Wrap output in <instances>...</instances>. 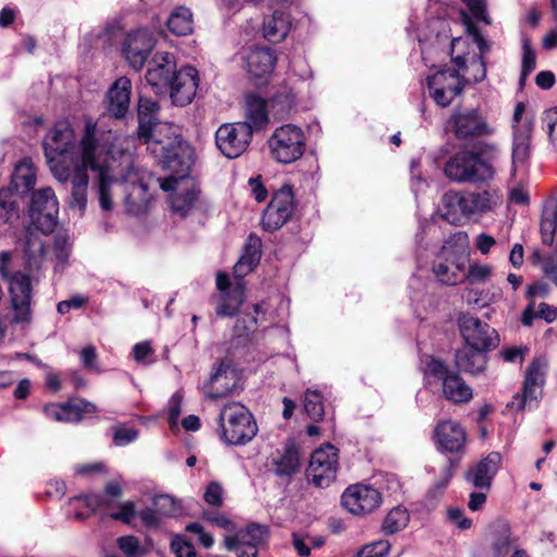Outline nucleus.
<instances>
[{
	"instance_id": "1",
	"label": "nucleus",
	"mask_w": 557,
	"mask_h": 557,
	"mask_svg": "<svg viewBox=\"0 0 557 557\" xmlns=\"http://www.w3.org/2000/svg\"><path fill=\"white\" fill-rule=\"evenodd\" d=\"M67 122H58L46 135L42 147L53 176L61 183L71 181L69 206L79 214L87 206L89 176L97 173L99 203L102 210L113 209V188L120 186L128 213L139 215L147 209V185L134 169L128 147L119 145L111 129L88 119L79 145Z\"/></svg>"
},
{
	"instance_id": "2",
	"label": "nucleus",
	"mask_w": 557,
	"mask_h": 557,
	"mask_svg": "<svg viewBox=\"0 0 557 557\" xmlns=\"http://www.w3.org/2000/svg\"><path fill=\"white\" fill-rule=\"evenodd\" d=\"M35 226H27L18 246L23 253L24 270L16 271L10 278L11 302L14 310V321L29 322L32 318L33 288L44 276L42 269L47 262V235Z\"/></svg>"
},
{
	"instance_id": "3",
	"label": "nucleus",
	"mask_w": 557,
	"mask_h": 557,
	"mask_svg": "<svg viewBox=\"0 0 557 557\" xmlns=\"http://www.w3.org/2000/svg\"><path fill=\"white\" fill-rule=\"evenodd\" d=\"M159 104L148 98L138 103V138L165 170L186 171L193 163L190 146L175 134L172 126L158 123Z\"/></svg>"
},
{
	"instance_id": "4",
	"label": "nucleus",
	"mask_w": 557,
	"mask_h": 557,
	"mask_svg": "<svg viewBox=\"0 0 557 557\" xmlns=\"http://www.w3.org/2000/svg\"><path fill=\"white\" fill-rule=\"evenodd\" d=\"M503 199L502 190L490 184L460 191L449 190L442 197L440 212L449 224L462 225L494 212L503 205Z\"/></svg>"
},
{
	"instance_id": "5",
	"label": "nucleus",
	"mask_w": 557,
	"mask_h": 557,
	"mask_svg": "<svg viewBox=\"0 0 557 557\" xmlns=\"http://www.w3.org/2000/svg\"><path fill=\"white\" fill-rule=\"evenodd\" d=\"M218 423L221 431L220 437L227 445H246L258 433V425L252 413L239 403H230L223 406Z\"/></svg>"
},
{
	"instance_id": "6",
	"label": "nucleus",
	"mask_w": 557,
	"mask_h": 557,
	"mask_svg": "<svg viewBox=\"0 0 557 557\" xmlns=\"http://www.w3.org/2000/svg\"><path fill=\"white\" fill-rule=\"evenodd\" d=\"M268 145L275 161L288 164L304 154L306 136L299 126L285 124L275 128L268 140Z\"/></svg>"
},
{
	"instance_id": "7",
	"label": "nucleus",
	"mask_w": 557,
	"mask_h": 557,
	"mask_svg": "<svg viewBox=\"0 0 557 557\" xmlns=\"http://www.w3.org/2000/svg\"><path fill=\"white\" fill-rule=\"evenodd\" d=\"M444 173L456 183H479L492 180L495 170L492 164L479 162L469 151L462 150L446 161Z\"/></svg>"
},
{
	"instance_id": "8",
	"label": "nucleus",
	"mask_w": 557,
	"mask_h": 557,
	"mask_svg": "<svg viewBox=\"0 0 557 557\" xmlns=\"http://www.w3.org/2000/svg\"><path fill=\"white\" fill-rule=\"evenodd\" d=\"M189 169L190 165L182 172L170 170L175 175L160 182V187L163 190L173 191L170 196L171 208L181 216H186L196 207L199 199V189L191 180L186 177Z\"/></svg>"
},
{
	"instance_id": "9",
	"label": "nucleus",
	"mask_w": 557,
	"mask_h": 557,
	"mask_svg": "<svg viewBox=\"0 0 557 557\" xmlns=\"http://www.w3.org/2000/svg\"><path fill=\"white\" fill-rule=\"evenodd\" d=\"M547 361L537 357L525 370L523 388L521 394H516L507 407L517 411L536 408L542 397V388L545 383Z\"/></svg>"
},
{
	"instance_id": "10",
	"label": "nucleus",
	"mask_w": 557,
	"mask_h": 557,
	"mask_svg": "<svg viewBox=\"0 0 557 557\" xmlns=\"http://www.w3.org/2000/svg\"><path fill=\"white\" fill-rule=\"evenodd\" d=\"M59 213V202L52 188L46 187L33 193L29 205L32 226L42 232H53Z\"/></svg>"
},
{
	"instance_id": "11",
	"label": "nucleus",
	"mask_w": 557,
	"mask_h": 557,
	"mask_svg": "<svg viewBox=\"0 0 557 557\" xmlns=\"http://www.w3.org/2000/svg\"><path fill=\"white\" fill-rule=\"evenodd\" d=\"M337 468V448L326 444L311 454L307 473L315 486L327 487L335 481Z\"/></svg>"
},
{
	"instance_id": "12",
	"label": "nucleus",
	"mask_w": 557,
	"mask_h": 557,
	"mask_svg": "<svg viewBox=\"0 0 557 557\" xmlns=\"http://www.w3.org/2000/svg\"><path fill=\"white\" fill-rule=\"evenodd\" d=\"M295 210L294 193L290 185H284L273 195L264 209L261 224L263 230L274 232L281 228L293 215Z\"/></svg>"
},
{
	"instance_id": "13",
	"label": "nucleus",
	"mask_w": 557,
	"mask_h": 557,
	"mask_svg": "<svg viewBox=\"0 0 557 557\" xmlns=\"http://www.w3.org/2000/svg\"><path fill=\"white\" fill-rule=\"evenodd\" d=\"M430 97L440 107H447L463 90V82L459 71L441 70L428 77Z\"/></svg>"
},
{
	"instance_id": "14",
	"label": "nucleus",
	"mask_w": 557,
	"mask_h": 557,
	"mask_svg": "<svg viewBox=\"0 0 557 557\" xmlns=\"http://www.w3.org/2000/svg\"><path fill=\"white\" fill-rule=\"evenodd\" d=\"M252 134L244 123H225L215 132V145L228 159L239 157L249 146Z\"/></svg>"
},
{
	"instance_id": "15",
	"label": "nucleus",
	"mask_w": 557,
	"mask_h": 557,
	"mask_svg": "<svg viewBox=\"0 0 557 557\" xmlns=\"http://www.w3.org/2000/svg\"><path fill=\"white\" fill-rule=\"evenodd\" d=\"M382 504L381 493L371 485L357 483L348 486L342 494L343 507L355 516L370 513Z\"/></svg>"
},
{
	"instance_id": "16",
	"label": "nucleus",
	"mask_w": 557,
	"mask_h": 557,
	"mask_svg": "<svg viewBox=\"0 0 557 557\" xmlns=\"http://www.w3.org/2000/svg\"><path fill=\"white\" fill-rule=\"evenodd\" d=\"M460 334L466 345L490 350L498 345L495 329L471 314H462L458 320Z\"/></svg>"
},
{
	"instance_id": "17",
	"label": "nucleus",
	"mask_w": 557,
	"mask_h": 557,
	"mask_svg": "<svg viewBox=\"0 0 557 557\" xmlns=\"http://www.w3.org/2000/svg\"><path fill=\"white\" fill-rule=\"evenodd\" d=\"M449 126L458 139L488 136L494 133L478 109L456 110L450 120Z\"/></svg>"
},
{
	"instance_id": "18",
	"label": "nucleus",
	"mask_w": 557,
	"mask_h": 557,
	"mask_svg": "<svg viewBox=\"0 0 557 557\" xmlns=\"http://www.w3.org/2000/svg\"><path fill=\"white\" fill-rule=\"evenodd\" d=\"M466 40L462 38H454L451 40V61L462 71V82L481 83L486 77V64L481 55L476 53L463 52Z\"/></svg>"
},
{
	"instance_id": "19",
	"label": "nucleus",
	"mask_w": 557,
	"mask_h": 557,
	"mask_svg": "<svg viewBox=\"0 0 557 557\" xmlns=\"http://www.w3.org/2000/svg\"><path fill=\"white\" fill-rule=\"evenodd\" d=\"M433 437L440 451L456 455L457 458L454 460L459 461L466 449L467 433L458 421H440L434 429Z\"/></svg>"
},
{
	"instance_id": "20",
	"label": "nucleus",
	"mask_w": 557,
	"mask_h": 557,
	"mask_svg": "<svg viewBox=\"0 0 557 557\" xmlns=\"http://www.w3.org/2000/svg\"><path fill=\"white\" fill-rule=\"evenodd\" d=\"M154 44L153 36L148 29H136L126 35L122 52L129 65L138 71L144 66Z\"/></svg>"
},
{
	"instance_id": "21",
	"label": "nucleus",
	"mask_w": 557,
	"mask_h": 557,
	"mask_svg": "<svg viewBox=\"0 0 557 557\" xmlns=\"http://www.w3.org/2000/svg\"><path fill=\"white\" fill-rule=\"evenodd\" d=\"M198 83V71L194 66H183L176 71L168 86L172 102L180 107L189 104L196 96Z\"/></svg>"
},
{
	"instance_id": "22",
	"label": "nucleus",
	"mask_w": 557,
	"mask_h": 557,
	"mask_svg": "<svg viewBox=\"0 0 557 557\" xmlns=\"http://www.w3.org/2000/svg\"><path fill=\"white\" fill-rule=\"evenodd\" d=\"M176 73L174 55L170 52H157L146 73L147 83L157 94L168 91L172 75Z\"/></svg>"
},
{
	"instance_id": "23",
	"label": "nucleus",
	"mask_w": 557,
	"mask_h": 557,
	"mask_svg": "<svg viewBox=\"0 0 557 557\" xmlns=\"http://www.w3.org/2000/svg\"><path fill=\"white\" fill-rule=\"evenodd\" d=\"M237 384V374L231 362L222 360L210 375L209 382L205 385V393L211 399L226 397Z\"/></svg>"
},
{
	"instance_id": "24",
	"label": "nucleus",
	"mask_w": 557,
	"mask_h": 557,
	"mask_svg": "<svg viewBox=\"0 0 557 557\" xmlns=\"http://www.w3.org/2000/svg\"><path fill=\"white\" fill-rule=\"evenodd\" d=\"M532 121L512 125L511 166L512 172L527 165L531 154Z\"/></svg>"
},
{
	"instance_id": "25",
	"label": "nucleus",
	"mask_w": 557,
	"mask_h": 557,
	"mask_svg": "<svg viewBox=\"0 0 557 557\" xmlns=\"http://www.w3.org/2000/svg\"><path fill=\"white\" fill-rule=\"evenodd\" d=\"M500 461V454L492 451L469 469L465 478L476 488H490L492 480L499 469Z\"/></svg>"
},
{
	"instance_id": "26",
	"label": "nucleus",
	"mask_w": 557,
	"mask_h": 557,
	"mask_svg": "<svg viewBox=\"0 0 557 557\" xmlns=\"http://www.w3.org/2000/svg\"><path fill=\"white\" fill-rule=\"evenodd\" d=\"M268 467L275 476L289 482L300 468L299 450L294 445L286 446L270 458Z\"/></svg>"
},
{
	"instance_id": "27",
	"label": "nucleus",
	"mask_w": 557,
	"mask_h": 557,
	"mask_svg": "<svg viewBox=\"0 0 557 557\" xmlns=\"http://www.w3.org/2000/svg\"><path fill=\"white\" fill-rule=\"evenodd\" d=\"M244 62L251 77L263 78L273 72L276 57L270 48L255 47L246 53Z\"/></svg>"
},
{
	"instance_id": "28",
	"label": "nucleus",
	"mask_w": 557,
	"mask_h": 557,
	"mask_svg": "<svg viewBox=\"0 0 557 557\" xmlns=\"http://www.w3.org/2000/svg\"><path fill=\"white\" fill-rule=\"evenodd\" d=\"M488 350L466 345L455 354L456 368L465 373L478 375L482 373L487 363L486 352Z\"/></svg>"
},
{
	"instance_id": "29",
	"label": "nucleus",
	"mask_w": 557,
	"mask_h": 557,
	"mask_svg": "<svg viewBox=\"0 0 557 557\" xmlns=\"http://www.w3.org/2000/svg\"><path fill=\"white\" fill-rule=\"evenodd\" d=\"M96 411V405L84 399L70 401L64 406L49 405L45 407L48 417L65 422L81 421L84 413H95Z\"/></svg>"
},
{
	"instance_id": "30",
	"label": "nucleus",
	"mask_w": 557,
	"mask_h": 557,
	"mask_svg": "<svg viewBox=\"0 0 557 557\" xmlns=\"http://www.w3.org/2000/svg\"><path fill=\"white\" fill-rule=\"evenodd\" d=\"M132 83L129 78L119 77L108 91V111L116 117H123L129 107Z\"/></svg>"
},
{
	"instance_id": "31",
	"label": "nucleus",
	"mask_w": 557,
	"mask_h": 557,
	"mask_svg": "<svg viewBox=\"0 0 557 557\" xmlns=\"http://www.w3.org/2000/svg\"><path fill=\"white\" fill-rule=\"evenodd\" d=\"M292 27L287 12L276 10L263 21V36L271 42H280L286 38Z\"/></svg>"
},
{
	"instance_id": "32",
	"label": "nucleus",
	"mask_w": 557,
	"mask_h": 557,
	"mask_svg": "<svg viewBox=\"0 0 557 557\" xmlns=\"http://www.w3.org/2000/svg\"><path fill=\"white\" fill-rule=\"evenodd\" d=\"M20 218L17 196L11 188L0 189V235L12 228Z\"/></svg>"
},
{
	"instance_id": "33",
	"label": "nucleus",
	"mask_w": 557,
	"mask_h": 557,
	"mask_svg": "<svg viewBox=\"0 0 557 557\" xmlns=\"http://www.w3.org/2000/svg\"><path fill=\"white\" fill-rule=\"evenodd\" d=\"M267 102L257 95L246 98V121L243 123L250 127L251 134L263 128L269 122Z\"/></svg>"
},
{
	"instance_id": "34",
	"label": "nucleus",
	"mask_w": 557,
	"mask_h": 557,
	"mask_svg": "<svg viewBox=\"0 0 557 557\" xmlns=\"http://www.w3.org/2000/svg\"><path fill=\"white\" fill-rule=\"evenodd\" d=\"M268 536V528L265 525L250 523L244 530L237 532L235 536H226L224 545L226 549L233 550L237 547V542L253 545L257 547L261 545Z\"/></svg>"
},
{
	"instance_id": "35",
	"label": "nucleus",
	"mask_w": 557,
	"mask_h": 557,
	"mask_svg": "<svg viewBox=\"0 0 557 557\" xmlns=\"http://www.w3.org/2000/svg\"><path fill=\"white\" fill-rule=\"evenodd\" d=\"M442 391L444 397L454 404L469 403L473 397L472 388L456 373L444 379Z\"/></svg>"
},
{
	"instance_id": "36",
	"label": "nucleus",
	"mask_w": 557,
	"mask_h": 557,
	"mask_svg": "<svg viewBox=\"0 0 557 557\" xmlns=\"http://www.w3.org/2000/svg\"><path fill=\"white\" fill-rule=\"evenodd\" d=\"M244 302V287L240 283L234 286L230 293L220 295L215 312L218 317L235 315Z\"/></svg>"
},
{
	"instance_id": "37",
	"label": "nucleus",
	"mask_w": 557,
	"mask_h": 557,
	"mask_svg": "<svg viewBox=\"0 0 557 557\" xmlns=\"http://www.w3.org/2000/svg\"><path fill=\"white\" fill-rule=\"evenodd\" d=\"M169 30L176 36H187L194 30V20L190 9L177 7L168 18Z\"/></svg>"
},
{
	"instance_id": "38",
	"label": "nucleus",
	"mask_w": 557,
	"mask_h": 557,
	"mask_svg": "<svg viewBox=\"0 0 557 557\" xmlns=\"http://www.w3.org/2000/svg\"><path fill=\"white\" fill-rule=\"evenodd\" d=\"M260 242L257 238H250L249 244L245 248L244 255L234 265V275L244 277L250 273L260 261Z\"/></svg>"
},
{
	"instance_id": "39",
	"label": "nucleus",
	"mask_w": 557,
	"mask_h": 557,
	"mask_svg": "<svg viewBox=\"0 0 557 557\" xmlns=\"http://www.w3.org/2000/svg\"><path fill=\"white\" fill-rule=\"evenodd\" d=\"M557 227V201L548 200L542 212L540 225L542 242L544 245L550 246Z\"/></svg>"
},
{
	"instance_id": "40",
	"label": "nucleus",
	"mask_w": 557,
	"mask_h": 557,
	"mask_svg": "<svg viewBox=\"0 0 557 557\" xmlns=\"http://www.w3.org/2000/svg\"><path fill=\"white\" fill-rule=\"evenodd\" d=\"M36 182L35 171L27 160L20 161L12 173L11 184L16 193H25L34 187Z\"/></svg>"
},
{
	"instance_id": "41",
	"label": "nucleus",
	"mask_w": 557,
	"mask_h": 557,
	"mask_svg": "<svg viewBox=\"0 0 557 557\" xmlns=\"http://www.w3.org/2000/svg\"><path fill=\"white\" fill-rule=\"evenodd\" d=\"M433 272L437 280L446 285H455L466 275L462 267L448 260L436 262Z\"/></svg>"
},
{
	"instance_id": "42",
	"label": "nucleus",
	"mask_w": 557,
	"mask_h": 557,
	"mask_svg": "<svg viewBox=\"0 0 557 557\" xmlns=\"http://www.w3.org/2000/svg\"><path fill=\"white\" fill-rule=\"evenodd\" d=\"M409 522V513L406 508L397 506L393 508L384 518L382 531L386 535H392L405 529Z\"/></svg>"
},
{
	"instance_id": "43",
	"label": "nucleus",
	"mask_w": 557,
	"mask_h": 557,
	"mask_svg": "<svg viewBox=\"0 0 557 557\" xmlns=\"http://www.w3.org/2000/svg\"><path fill=\"white\" fill-rule=\"evenodd\" d=\"M304 407L307 414L313 420L319 421L324 416V405L322 395L317 389H307L304 399Z\"/></svg>"
},
{
	"instance_id": "44",
	"label": "nucleus",
	"mask_w": 557,
	"mask_h": 557,
	"mask_svg": "<svg viewBox=\"0 0 557 557\" xmlns=\"http://www.w3.org/2000/svg\"><path fill=\"white\" fill-rule=\"evenodd\" d=\"M296 95L288 86H283L271 98V106L276 110L277 114L284 115L294 107Z\"/></svg>"
},
{
	"instance_id": "45",
	"label": "nucleus",
	"mask_w": 557,
	"mask_h": 557,
	"mask_svg": "<svg viewBox=\"0 0 557 557\" xmlns=\"http://www.w3.org/2000/svg\"><path fill=\"white\" fill-rule=\"evenodd\" d=\"M461 17L467 34L472 38L473 42L479 49L478 55L483 57V54L490 50L488 42L484 39L476 25L473 23L471 16L466 11H461Z\"/></svg>"
},
{
	"instance_id": "46",
	"label": "nucleus",
	"mask_w": 557,
	"mask_h": 557,
	"mask_svg": "<svg viewBox=\"0 0 557 557\" xmlns=\"http://www.w3.org/2000/svg\"><path fill=\"white\" fill-rule=\"evenodd\" d=\"M536 65V55L529 38L522 40V69L520 74V84L523 85L528 76L533 72Z\"/></svg>"
},
{
	"instance_id": "47",
	"label": "nucleus",
	"mask_w": 557,
	"mask_h": 557,
	"mask_svg": "<svg viewBox=\"0 0 557 557\" xmlns=\"http://www.w3.org/2000/svg\"><path fill=\"white\" fill-rule=\"evenodd\" d=\"M117 547L127 557H143L146 555L145 547L134 535L120 536L116 540Z\"/></svg>"
},
{
	"instance_id": "48",
	"label": "nucleus",
	"mask_w": 557,
	"mask_h": 557,
	"mask_svg": "<svg viewBox=\"0 0 557 557\" xmlns=\"http://www.w3.org/2000/svg\"><path fill=\"white\" fill-rule=\"evenodd\" d=\"M479 162H487L491 164V161L497 158L498 147L494 143H488L484 140L476 141L471 150H468Z\"/></svg>"
},
{
	"instance_id": "49",
	"label": "nucleus",
	"mask_w": 557,
	"mask_h": 557,
	"mask_svg": "<svg viewBox=\"0 0 557 557\" xmlns=\"http://www.w3.org/2000/svg\"><path fill=\"white\" fill-rule=\"evenodd\" d=\"M513 548L510 533L504 531L494 537L491 544V557H508Z\"/></svg>"
},
{
	"instance_id": "50",
	"label": "nucleus",
	"mask_w": 557,
	"mask_h": 557,
	"mask_svg": "<svg viewBox=\"0 0 557 557\" xmlns=\"http://www.w3.org/2000/svg\"><path fill=\"white\" fill-rule=\"evenodd\" d=\"M458 460L449 459L447 466L443 469L440 478L435 481L433 486L430 488L429 494L433 497L442 495L444 490L447 487L451 478L454 476V469L457 467Z\"/></svg>"
},
{
	"instance_id": "51",
	"label": "nucleus",
	"mask_w": 557,
	"mask_h": 557,
	"mask_svg": "<svg viewBox=\"0 0 557 557\" xmlns=\"http://www.w3.org/2000/svg\"><path fill=\"white\" fill-rule=\"evenodd\" d=\"M424 371L428 380H430V377H434L435 380L442 381V383L444 382V379L451 374L447 366L442 360L434 357L428 358Z\"/></svg>"
},
{
	"instance_id": "52",
	"label": "nucleus",
	"mask_w": 557,
	"mask_h": 557,
	"mask_svg": "<svg viewBox=\"0 0 557 557\" xmlns=\"http://www.w3.org/2000/svg\"><path fill=\"white\" fill-rule=\"evenodd\" d=\"M542 123L550 144L557 147V107L544 111Z\"/></svg>"
},
{
	"instance_id": "53",
	"label": "nucleus",
	"mask_w": 557,
	"mask_h": 557,
	"mask_svg": "<svg viewBox=\"0 0 557 557\" xmlns=\"http://www.w3.org/2000/svg\"><path fill=\"white\" fill-rule=\"evenodd\" d=\"M71 252V244L66 235L59 234L54 237L53 256L58 264L63 265L67 262Z\"/></svg>"
},
{
	"instance_id": "54",
	"label": "nucleus",
	"mask_w": 557,
	"mask_h": 557,
	"mask_svg": "<svg viewBox=\"0 0 557 557\" xmlns=\"http://www.w3.org/2000/svg\"><path fill=\"white\" fill-rule=\"evenodd\" d=\"M391 548L388 541L380 540L364 545L357 553V557H384Z\"/></svg>"
},
{
	"instance_id": "55",
	"label": "nucleus",
	"mask_w": 557,
	"mask_h": 557,
	"mask_svg": "<svg viewBox=\"0 0 557 557\" xmlns=\"http://www.w3.org/2000/svg\"><path fill=\"white\" fill-rule=\"evenodd\" d=\"M109 517L113 520L121 521L125 524H131L136 517V506L134 502H124L119 505V510L111 512Z\"/></svg>"
},
{
	"instance_id": "56",
	"label": "nucleus",
	"mask_w": 557,
	"mask_h": 557,
	"mask_svg": "<svg viewBox=\"0 0 557 557\" xmlns=\"http://www.w3.org/2000/svg\"><path fill=\"white\" fill-rule=\"evenodd\" d=\"M153 350L149 342H140L133 347V357L137 363L151 364L154 359L152 358Z\"/></svg>"
},
{
	"instance_id": "57",
	"label": "nucleus",
	"mask_w": 557,
	"mask_h": 557,
	"mask_svg": "<svg viewBox=\"0 0 557 557\" xmlns=\"http://www.w3.org/2000/svg\"><path fill=\"white\" fill-rule=\"evenodd\" d=\"M462 3L466 4L468 10L470 11L472 17L478 21L484 22L485 24H490V17L486 13V2L485 0H461Z\"/></svg>"
},
{
	"instance_id": "58",
	"label": "nucleus",
	"mask_w": 557,
	"mask_h": 557,
	"mask_svg": "<svg viewBox=\"0 0 557 557\" xmlns=\"http://www.w3.org/2000/svg\"><path fill=\"white\" fill-rule=\"evenodd\" d=\"M257 317L251 314H245L238 319L234 325V334L237 337L247 336L249 333L255 332L257 326Z\"/></svg>"
},
{
	"instance_id": "59",
	"label": "nucleus",
	"mask_w": 557,
	"mask_h": 557,
	"mask_svg": "<svg viewBox=\"0 0 557 557\" xmlns=\"http://www.w3.org/2000/svg\"><path fill=\"white\" fill-rule=\"evenodd\" d=\"M171 549L176 557H197L195 547L183 536H176L171 542Z\"/></svg>"
},
{
	"instance_id": "60",
	"label": "nucleus",
	"mask_w": 557,
	"mask_h": 557,
	"mask_svg": "<svg viewBox=\"0 0 557 557\" xmlns=\"http://www.w3.org/2000/svg\"><path fill=\"white\" fill-rule=\"evenodd\" d=\"M138 432L133 428H116L114 430L113 442L116 446H125L137 440Z\"/></svg>"
},
{
	"instance_id": "61",
	"label": "nucleus",
	"mask_w": 557,
	"mask_h": 557,
	"mask_svg": "<svg viewBox=\"0 0 557 557\" xmlns=\"http://www.w3.org/2000/svg\"><path fill=\"white\" fill-rule=\"evenodd\" d=\"M97 358L98 355L96 348L92 345L86 346L81 350L82 364L88 370L100 372V369L97 364Z\"/></svg>"
},
{
	"instance_id": "62",
	"label": "nucleus",
	"mask_w": 557,
	"mask_h": 557,
	"mask_svg": "<svg viewBox=\"0 0 557 557\" xmlns=\"http://www.w3.org/2000/svg\"><path fill=\"white\" fill-rule=\"evenodd\" d=\"M153 505L162 516H171L175 512V502L170 495H159L154 497Z\"/></svg>"
},
{
	"instance_id": "63",
	"label": "nucleus",
	"mask_w": 557,
	"mask_h": 557,
	"mask_svg": "<svg viewBox=\"0 0 557 557\" xmlns=\"http://www.w3.org/2000/svg\"><path fill=\"white\" fill-rule=\"evenodd\" d=\"M223 488L218 482H211L205 493V500L212 506L222 505Z\"/></svg>"
},
{
	"instance_id": "64",
	"label": "nucleus",
	"mask_w": 557,
	"mask_h": 557,
	"mask_svg": "<svg viewBox=\"0 0 557 557\" xmlns=\"http://www.w3.org/2000/svg\"><path fill=\"white\" fill-rule=\"evenodd\" d=\"M447 516L448 519L461 530H468L472 524V520L465 517L463 510L460 508H449Z\"/></svg>"
}]
</instances>
